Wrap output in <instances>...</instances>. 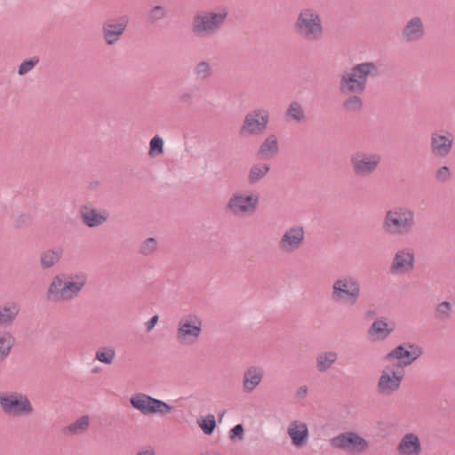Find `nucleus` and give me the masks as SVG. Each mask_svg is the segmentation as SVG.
<instances>
[{
  "label": "nucleus",
  "instance_id": "c03bdc74",
  "mask_svg": "<svg viewBox=\"0 0 455 455\" xmlns=\"http://www.w3.org/2000/svg\"><path fill=\"white\" fill-rule=\"evenodd\" d=\"M451 178V171L448 166H442L440 167L435 173V179L439 182H446Z\"/></svg>",
  "mask_w": 455,
  "mask_h": 455
},
{
  "label": "nucleus",
  "instance_id": "dca6fc26",
  "mask_svg": "<svg viewBox=\"0 0 455 455\" xmlns=\"http://www.w3.org/2000/svg\"><path fill=\"white\" fill-rule=\"evenodd\" d=\"M415 267V256L411 249L398 251L392 260L390 272L392 274L410 273Z\"/></svg>",
  "mask_w": 455,
  "mask_h": 455
},
{
  "label": "nucleus",
  "instance_id": "c756f323",
  "mask_svg": "<svg viewBox=\"0 0 455 455\" xmlns=\"http://www.w3.org/2000/svg\"><path fill=\"white\" fill-rule=\"evenodd\" d=\"M14 342L15 339L9 331L0 333V363L9 356Z\"/></svg>",
  "mask_w": 455,
  "mask_h": 455
},
{
  "label": "nucleus",
  "instance_id": "72a5a7b5",
  "mask_svg": "<svg viewBox=\"0 0 455 455\" xmlns=\"http://www.w3.org/2000/svg\"><path fill=\"white\" fill-rule=\"evenodd\" d=\"M90 425V418L87 415L80 417L72 424L65 427L63 428V433H68L71 435H76L78 432H84L88 429Z\"/></svg>",
  "mask_w": 455,
  "mask_h": 455
},
{
  "label": "nucleus",
  "instance_id": "a19ab883",
  "mask_svg": "<svg viewBox=\"0 0 455 455\" xmlns=\"http://www.w3.org/2000/svg\"><path fill=\"white\" fill-rule=\"evenodd\" d=\"M39 62V58L37 56L31 57L28 60L22 61L18 69V74L20 76H24L28 73L30 70L34 68V67Z\"/></svg>",
  "mask_w": 455,
  "mask_h": 455
},
{
  "label": "nucleus",
  "instance_id": "58836bf2",
  "mask_svg": "<svg viewBox=\"0 0 455 455\" xmlns=\"http://www.w3.org/2000/svg\"><path fill=\"white\" fill-rule=\"evenodd\" d=\"M198 424L205 435H212L216 427L215 418L212 414L198 419Z\"/></svg>",
  "mask_w": 455,
  "mask_h": 455
},
{
  "label": "nucleus",
  "instance_id": "412c9836",
  "mask_svg": "<svg viewBox=\"0 0 455 455\" xmlns=\"http://www.w3.org/2000/svg\"><path fill=\"white\" fill-rule=\"evenodd\" d=\"M287 433L295 447H303L307 443L309 432L305 423H298V421L291 422L288 427Z\"/></svg>",
  "mask_w": 455,
  "mask_h": 455
},
{
  "label": "nucleus",
  "instance_id": "5701e85b",
  "mask_svg": "<svg viewBox=\"0 0 455 455\" xmlns=\"http://www.w3.org/2000/svg\"><path fill=\"white\" fill-rule=\"evenodd\" d=\"M76 281H68L63 283L60 301L70 300L76 298L83 287L85 285L86 277L84 275H76Z\"/></svg>",
  "mask_w": 455,
  "mask_h": 455
},
{
  "label": "nucleus",
  "instance_id": "603ef678",
  "mask_svg": "<svg viewBox=\"0 0 455 455\" xmlns=\"http://www.w3.org/2000/svg\"><path fill=\"white\" fill-rule=\"evenodd\" d=\"M366 314H367V316L370 317V316H373L375 315V312L369 310Z\"/></svg>",
  "mask_w": 455,
  "mask_h": 455
},
{
  "label": "nucleus",
  "instance_id": "7c9ffc66",
  "mask_svg": "<svg viewBox=\"0 0 455 455\" xmlns=\"http://www.w3.org/2000/svg\"><path fill=\"white\" fill-rule=\"evenodd\" d=\"M63 281L59 276L53 277L46 291V299L49 301H60Z\"/></svg>",
  "mask_w": 455,
  "mask_h": 455
},
{
  "label": "nucleus",
  "instance_id": "4d7b16f0",
  "mask_svg": "<svg viewBox=\"0 0 455 455\" xmlns=\"http://www.w3.org/2000/svg\"><path fill=\"white\" fill-rule=\"evenodd\" d=\"M96 185H98V182H95V184L91 183V186L96 187Z\"/></svg>",
  "mask_w": 455,
  "mask_h": 455
},
{
  "label": "nucleus",
  "instance_id": "a211bd4d",
  "mask_svg": "<svg viewBox=\"0 0 455 455\" xmlns=\"http://www.w3.org/2000/svg\"><path fill=\"white\" fill-rule=\"evenodd\" d=\"M453 138L451 134L444 136L437 132H432L430 139V149L434 156L446 157L451 150Z\"/></svg>",
  "mask_w": 455,
  "mask_h": 455
},
{
  "label": "nucleus",
  "instance_id": "2f4dec72",
  "mask_svg": "<svg viewBox=\"0 0 455 455\" xmlns=\"http://www.w3.org/2000/svg\"><path fill=\"white\" fill-rule=\"evenodd\" d=\"M270 171L268 164H254L250 168L248 182L251 185L260 181Z\"/></svg>",
  "mask_w": 455,
  "mask_h": 455
},
{
  "label": "nucleus",
  "instance_id": "9d476101",
  "mask_svg": "<svg viewBox=\"0 0 455 455\" xmlns=\"http://www.w3.org/2000/svg\"><path fill=\"white\" fill-rule=\"evenodd\" d=\"M269 123L268 111L254 109L246 114L243 123L239 130L241 136H253L261 134Z\"/></svg>",
  "mask_w": 455,
  "mask_h": 455
},
{
  "label": "nucleus",
  "instance_id": "4be33fe9",
  "mask_svg": "<svg viewBox=\"0 0 455 455\" xmlns=\"http://www.w3.org/2000/svg\"><path fill=\"white\" fill-rule=\"evenodd\" d=\"M279 153L277 137L275 134L267 136L259 146L256 156L260 160H267L275 157Z\"/></svg>",
  "mask_w": 455,
  "mask_h": 455
},
{
  "label": "nucleus",
  "instance_id": "f8f14e48",
  "mask_svg": "<svg viewBox=\"0 0 455 455\" xmlns=\"http://www.w3.org/2000/svg\"><path fill=\"white\" fill-rule=\"evenodd\" d=\"M202 331V320L196 315L181 318L178 324L177 339L181 344H194Z\"/></svg>",
  "mask_w": 455,
  "mask_h": 455
},
{
  "label": "nucleus",
  "instance_id": "aec40b11",
  "mask_svg": "<svg viewBox=\"0 0 455 455\" xmlns=\"http://www.w3.org/2000/svg\"><path fill=\"white\" fill-rule=\"evenodd\" d=\"M397 451L401 455H419L422 447L419 436L414 433H407L401 439Z\"/></svg>",
  "mask_w": 455,
  "mask_h": 455
},
{
  "label": "nucleus",
  "instance_id": "09e8293b",
  "mask_svg": "<svg viewBox=\"0 0 455 455\" xmlns=\"http://www.w3.org/2000/svg\"><path fill=\"white\" fill-rule=\"evenodd\" d=\"M158 315H156L154 316H152L147 323H146V326H147V331H150L155 326L156 324L158 322Z\"/></svg>",
  "mask_w": 455,
  "mask_h": 455
},
{
  "label": "nucleus",
  "instance_id": "9b49d317",
  "mask_svg": "<svg viewBox=\"0 0 455 455\" xmlns=\"http://www.w3.org/2000/svg\"><path fill=\"white\" fill-rule=\"evenodd\" d=\"M331 446L349 453H361L368 449L369 443L355 432H344L330 440Z\"/></svg>",
  "mask_w": 455,
  "mask_h": 455
},
{
  "label": "nucleus",
  "instance_id": "f257e3e1",
  "mask_svg": "<svg viewBox=\"0 0 455 455\" xmlns=\"http://www.w3.org/2000/svg\"><path fill=\"white\" fill-rule=\"evenodd\" d=\"M415 213L405 206H396L388 210L384 216L382 230L389 235H408L415 228Z\"/></svg>",
  "mask_w": 455,
  "mask_h": 455
},
{
  "label": "nucleus",
  "instance_id": "37998d69",
  "mask_svg": "<svg viewBox=\"0 0 455 455\" xmlns=\"http://www.w3.org/2000/svg\"><path fill=\"white\" fill-rule=\"evenodd\" d=\"M157 246V242L154 237L147 238L140 245V251L143 255L153 253Z\"/></svg>",
  "mask_w": 455,
  "mask_h": 455
},
{
  "label": "nucleus",
  "instance_id": "8fccbe9b",
  "mask_svg": "<svg viewBox=\"0 0 455 455\" xmlns=\"http://www.w3.org/2000/svg\"><path fill=\"white\" fill-rule=\"evenodd\" d=\"M307 387L306 386H301L297 390V396L299 398H302L307 395Z\"/></svg>",
  "mask_w": 455,
  "mask_h": 455
},
{
  "label": "nucleus",
  "instance_id": "49530a36",
  "mask_svg": "<svg viewBox=\"0 0 455 455\" xmlns=\"http://www.w3.org/2000/svg\"><path fill=\"white\" fill-rule=\"evenodd\" d=\"M30 222H31V219L28 215L21 214L16 219L15 223H14V228L16 229H18L24 226L29 225Z\"/></svg>",
  "mask_w": 455,
  "mask_h": 455
},
{
  "label": "nucleus",
  "instance_id": "393cba45",
  "mask_svg": "<svg viewBox=\"0 0 455 455\" xmlns=\"http://www.w3.org/2000/svg\"><path fill=\"white\" fill-rule=\"evenodd\" d=\"M263 379V371L256 366L249 367L243 375V387L246 393L252 392Z\"/></svg>",
  "mask_w": 455,
  "mask_h": 455
},
{
  "label": "nucleus",
  "instance_id": "2eb2a0df",
  "mask_svg": "<svg viewBox=\"0 0 455 455\" xmlns=\"http://www.w3.org/2000/svg\"><path fill=\"white\" fill-rule=\"evenodd\" d=\"M259 204V196H243L234 194L229 199L227 209L235 215L252 214L256 212Z\"/></svg>",
  "mask_w": 455,
  "mask_h": 455
},
{
  "label": "nucleus",
  "instance_id": "79ce46f5",
  "mask_svg": "<svg viewBox=\"0 0 455 455\" xmlns=\"http://www.w3.org/2000/svg\"><path fill=\"white\" fill-rule=\"evenodd\" d=\"M195 73L200 79H206L212 75V68L207 61H200L195 68Z\"/></svg>",
  "mask_w": 455,
  "mask_h": 455
},
{
  "label": "nucleus",
  "instance_id": "6e6552de",
  "mask_svg": "<svg viewBox=\"0 0 455 455\" xmlns=\"http://www.w3.org/2000/svg\"><path fill=\"white\" fill-rule=\"evenodd\" d=\"M0 406L6 415L13 417L30 415L34 411L27 395L16 392L0 394Z\"/></svg>",
  "mask_w": 455,
  "mask_h": 455
},
{
  "label": "nucleus",
  "instance_id": "864d4df0",
  "mask_svg": "<svg viewBox=\"0 0 455 455\" xmlns=\"http://www.w3.org/2000/svg\"><path fill=\"white\" fill-rule=\"evenodd\" d=\"M92 372H93V373L99 372V369H98V368L93 369V370H92Z\"/></svg>",
  "mask_w": 455,
  "mask_h": 455
},
{
  "label": "nucleus",
  "instance_id": "bb28decb",
  "mask_svg": "<svg viewBox=\"0 0 455 455\" xmlns=\"http://www.w3.org/2000/svg\"><path fill=\"white\" fill-rule=\"evenodd\" d=\"M20 307L16 302H11L0 307V326L10 327L17 318Z\"/></svg>",
  "mask_w": 455,
  "mask_h": 455
},
{
  "label": "nucleus",
  "instance_id": "4c0bfd02",
  "mask_svg": "<svg viewBox=\"0 0 455 455\" xmlns=\"http://www.w3.org/2000/svg\"><path fill=\"white\" fill-rule=\"evenodd\" d=\"M166 17V9L162 5H156L149 11L147 20L149 23H155Z\"/></svg>",
  "mask_w": 455,
  "mask_h": 455
},
{
  "label": "nucleus",
  "instance_id": "39448f33",
  "mask_svg": "<svg viewBox=\"0 0 455 455\" xmlns=\"http://www.w3.org/2000/svg\"><path fill=\"white\" fill-rule=\"evenodd\" d=\"M360 293L358 279L352 275H342L333 283L331 297L337 303L354 306L358 302Z\"/></svg>",
  "mask_w": 455,
  "mask_h": 455
},
{
  "label": "nucleus",
  "instance_id": "6e6d98bb",
  "mask_svg": "<svg viewBox=\"0 0 455 455\" xmlns=\"http://www.w3.org/2000/svg\"><path fill=\"white\" fill-rule=\"evenodd\" d=\"M96 185H98V182H95V184L91 183V186L96 187Z\"/></svg>",
  "mask_w": 455,
  "mask_h": 455
},
{
  "label": "nucleus",
  "instance_id": "de8ad7c7",
  "mask_svg": "<svg viewBox=\"0 0 455 455\" xmlns=\"http://www.w3.org/2000/svg\"><path fill=\"white\" fill-rule=\"evenodd\" d=\"M192 94L190 92H183L179 95V100L181 103L188 104L192 100Z\"/></svg>",
  "mask_w": 455,
  "mask_h": 455
},
{
  "label": "nucleus",
  "instance_id": "0eeeda50",
  "mask_svg": "<svg viewBox=\"0 0 455 455\" xmlns=\"http://www.w3.org/2000/svg\"><path fill=\"white\" fill-rule=\"evenodd\" d=\"M422 354L423 349L419 345L411 342H404L388 352L384 356V361L392 362L394 360H397V363L392 364V366L399 370H403L404 367L411 365L419 356H421Z\"/></svg>",
  "mask_w": 455,
  "mask_h": 455
},
{
  "label": "nucleus",
  "instance_id": "f3484780",
  "mask_svg": "<svg viewBox=\"0 0 455 455\" xmlns=\"http://www.w3.org/2000/svg\"><path fill=\"white\" fill-rule=\"evenodd\" d=\"M304 237L302 227L291 228L283 235L278 243V246L283 251H293L299 248L304 241Z\"/></svg>",
  "mask_w": 455,
  "mask_h": 455
},
{
  "label": "nucleus",
  "instance_id": "ddd939ff",
  "mask_svg": "<svg viewBox=\"0 0 455 455\" xmlns=\"http://www.w3.org/2000/svg\"><path fill=\"white\" fill-rule=\"evenodd\" d=\"M404 378V371L387 365L381 371L377 388L379 394L390 395L399 390Z\"/></svg>",
  "mask_w": 455,
  "mask_h": 455
},
{
  "label": "nucleus",
  "instance_id": "a878e982",
  "mask_svg": "<svg viewBox=\"0 0 455 455\" xmlns=\"http://www.w3.org/2000/svg\"><path fill=\"white\" fill-rule=\"evenodd\" d=\"M63 249L61 247H55L52 249H48L44 251L40 254V267L42 270H46L53 266H55L57 263L60 262V260L63 257Z\"/></svg>",
  "mask_w": 455,
  "mask_h": 455
},
{
  "label": "nucleus",
  "instance_id": "20e7f679",
  "mask_svg": "<svg viewBox=\"0 0 455 455\" xmlns=\"http://www.w3.org/2000/svg\"><path fill=\"white\" fill-rule=\"evenodd\" d=\"M228 12L223 8L219 12L198 11L192 19L191 30L196 36H207L217 34L224 26Z\"/></svg>",
  "mask_w": 455,
  "mask_h": 455
},
{
  "label": "nucleus",
  "instance_id": "c9c22d12",
  "mask_svg": "<svg viewBox=\"0 0 455 455\" xmlns=\"http://www.w3.org/2000/svg\"><path fill=\"white\" fill-rule=\"evenodd\" d=\"M344 109L348 112H357L363 108V100L358 95H351L342 104Z\"/></svg>",
  "mask_w": 455,
  "mask_h": 455
},
{
  "label": "nucleus",
  "instance_id": "f704fd0d",
  "mask_svg": "<svg viewBox=\"0 0 455 455\" xmlns=\"http://www.w3.org/2000/svg\"><path fill=\"white\" fill-rule=\"evenodd\" d=\"M116 356V351L111 347H100L95 355V359L106 364H111Z\"/></svg>",
  "mask_w": 455,
  "mask_h": 455
},
{
  "label": "nucleus",
  "instance_id": "473e14b6",
  "mask_svg": "<svg viewBox=\"0 0 455 455\" xmlns=\"http://www.w3.org/2000/svg\"><path fill=\"white\" fill-rule=\"evenodd\" d=\"M337 353L332 351L320 354L316 358L317 370L321 372L326 371L337 361Z\"/></svg>",
  "mask_w": 455,
  "mask_h": 455
},
{
  "label": "nucleus",
  "instance_id": "cd10ccee",
  "mask_svg": "<svg viewBox=\"0 0 455 455\" xmlns=\"http://www.w3.org/2000/svg\"><path fill=\"white\" fill-rule=\"evenodd\" d=\"M394 331V328H387V323L385 318L377 319L369 328L368 335L374 340H384L391 332Z\"/></svg>",
  "mask_w": 455,
  "mask_h": 455
},
{
  "label": "nucleus",
  "instance_id": "423d86ee",
  "mask_svg": "<svg viewBox=\"0 0 455 455\" xmlns=\"http://www.w3.org/2000/svg\"><path fill=\"white\" fill-rule=\"evenodd\" d=\"M352 172L355 177L368 178L378 170L381 156L376 153L355 151L349 158Z\"/></svg>",
  "mask_w": 455,
  "mask_h": 455
},
{
  "label": "nucleus",
  "instance_id": "b1692460",
  "mask_svg": "<svg viewBox=\"0 0 455 455\" xmlns=\"http://www.w3.org/2000/svg\"><path fill=\"white\" fill-rule=\"evenodd\" d=\"M83 222L88 228H96L103 224L108 215L98 212L95 209H90L87 205H84L80 209Z\"/></svg>",
  "mask_w": 455,
  "mask_h": 455
},
{
  "label": "nucleus",
  "instance_id": "1a4fd4ad",
  "mask_svg": "<svg viewBox=\"0 0 455 455\" xmlns=\"http://www.w3.org/2000/svg\"><path fill=\"white\" fill-rule=\"evenodd\" d=\"M131 405L144 415H166L173 411L167 403L143 393L133 395L130 399Z\"/></svg>",
  "mask_w": 455,
  "mask_h": 455
},
{
  "label": "nucleus",
  "instance_id": "6ab92c4d",
  "mask_svg": "<svg viewBox=\"0 0 455 455\" xmlns=\"http://www.w3.org/2000/svg\"><path fill=\"white\" fill-rule=\"evenodd\" d=\"M425 36V28L420 17H413L407 21L402 30V37L406 43L419 41Z\"/></svg>",
  "mask_w": 455,
  "mask_h": 455
},
{
  "label": "nucleus",
  "instance_id": "5fc2aeb1",
  "mask_svg": "<svg viewBox=\"0 0 455 455\" xmlns=\"http://www.w3.org/2000/svg\"><path fill=\"white\" fill-rule=\"evenodd\" d=\"M96 185H98V182H95V184L91 183V186L96 187Z\"/></svg>",
  "mask_w": 455,
  "mask_h": 455
},
{
  "label": "nucleus",
  "instance_id": "a18cd8bd",
  "mask_svg": "<svg viewBox=\"0 0 455 455\" xmlns=\"http://www.w3.org/2000/svg\"><path fill=\"white\" fill-rule=\"evenodd\" d=\"M244 428L242 424L235 425L229 432V438L231 440H235L238 438L239 440L243 439Z\"/></svg>",
  "mask_w": 455,
  "mask_h": 455
},
{
  "label": "nucleus",
  "instance_id": "f03ea898",
  "mask_svg": "<svg viewBox=\"0 0 455 455\" xmlns=\"http://www.w3.org/2000/svg\"><path fill=\"white\" fill-rule=\"evenodd\" d=\"M379 68L374 62H363L355 65L350 71L341 75L339 89L343 93H362L366 89L368 76L375 77Z\"/></svg>",
  "mask_w": 455,
  "mask_h": 455
},
{
  "label": "nucleus",
  "instance_id": "4468645a",
  "mask_svg": "<svg viewBox=\"0 0 455 455\" xmlns=\"http://www.w3.org/2000/svg\"><path fill=\"white\" fill-rule=\"evenodd\" d=\"M129 24V18L126 15H121L106 20L102 23V36L108 45H113L117 43Z\"/></svg>",
  "mask_w": 455,
  "mask_h": 455
},
{
  "label": "nucleus",
  "instance_id": "3c124183",
  "mask_svg": "<svg viewBox=\"0 0 455 455\" xmlns=\"http://www.w3.org/2000/svg\"><path fill=\"white\" fill-rule=\"evenodd\" d=\"M136 455H155V451L152 448H150L145 451H140L137 452Z\"/></svg>",
  "mask_w": 455,
  "mask_h": 455
},
{
  "label": "nucleus",
  "instance_id": "c85d7f7f",
  "mask_svg": "<svg viewBox=\"0 0 455 455\" xmlns=\"http://www.w3.org/2000/svg\"><path fill=\"white\" fill-rule=\"evenodd\" d=\"M285 117L287 120L299 124L304 123L306 121V115L301 103L296 100L291 101L286 109Z\"/></svg>",
  "mask_w": 455,
  "mask_h": 455
},
{
  "label": "nucleus",
  "instance_id": "e433bc0d",
  "mask_svg": "<svg viewBox=\"0 0 455 455\" xmlns=\"http://www.w3.org/2000/svg\"><path fill=\"white\" fill-rule=\"evenodd\" d=\"M164 153V140L159 135H155L149 142L148 155L151 157L157 156Z\"/></svg>",
  "mask_w": 455,
  "mask_h": 455
},
{
  "label": "nucleus",
  "instance_id": "ea45409f",
  "mask_svg": "<svg viewBox=\"0 0 455 455\" xmlns=\"http://www.w3.org/2000/svg\"><path fill=\"white\" fill-rule=\"evenodd\" d=\"M451 304L448 301H443L435 308V318L439 320L451 317Z\"/></svg>",
  "mask_w": 455,
  "mask_h": 455
},
{
  "label": "nucleus",
  "instance_id": "7ed1b4c3",
  "mask_svg": "<svg viewBox=\"0 0 455 455\" xmlns=\"http://www.w3.org/2000/svg\"><path fill=\"white\" fill-rule=\"evenodd\" d=\"M295 33L307 42L320 41L324 33L322 18L313 8L302 9L294 21Z\"/></svg>",
  "mask_w": 455,
  "mask_h": 455
}]
</instances>
